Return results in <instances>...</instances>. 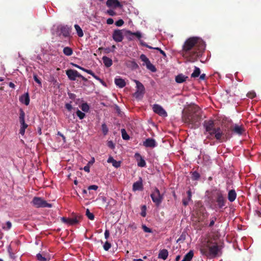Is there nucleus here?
Listing matches in <instances>:
<instances>
[{
	"instance_id": "f257e3e1",
	"label": "nucleus",
	"mask_w": 261,
	"mask_h": 261,
	"mask_svg": "<svg viewBox=\"0 0 261 261\" xmlns=\"http://www.w3.org/2000/svg\"><path fill=\"white\" fill-rule=\"evenodd\" d=\"M204 48L205 44L201 39L197 37H192L184 42L181 54L188 61L194 62L201 56Z\"/></svg>"
},
{
	"instance_id": "f03ea898",
	"label": "nucleus",
	"mask_w": 261,
	"mask_h": 261,
	"mask_svg": "<svg viewBox=\"0 0 261 261\" xmlns=\"http://www.w3.org/2000/svg\"><path fill=\"white\" fill-rule=\"evenodd\" d=\"M203 126L204 128V134L206 136V139L213 140L214 138L219 142H223L229 139V134L225 133L220 127H216L215 121L209 119L204 121Z\"/></svg>"
},
{
	"instance_id": "7ed1b4c3",
	"label": "nucleus",
	"mask_w": 261,
	"mask_h": 261,
	"mask_svg": "<svg viewBox=\"0 0 261 261\" xmlns=\"http://www.w3.org/2000/svg\"><path fill=\"white\" fill-rule=\"evenodd\" d=\"M194 111L183 113L182 116V121L187 124L191 128L198 127L200 121L201 119V115L198 107L194 108Z\"/></svg>"
},
{
	"instance_id": "20e7f679",
	"label": "nucleus",
	"mask_w": 261,
	"mask_h": 261,
	"mask_svg": "<svg viewBox=\"0 0 261 261\" xmlns=\"http://www.w3.org/2000/svg\"><path fill=\"white\" fill-rule=\"evenodd\" d=\"M201 253L210 258H214L218 255L220 248L216 242L207 241L200 249Z\"/></svg>"
},
{
	"instance_id": "39448f33",
	"label": "nucleus",
	"mask_w": 261,
	"mask_h": 261,
	"mask_svg": "<svg viewBox=\"0 0 261 261\" xmlns=\"http://www.w3.org/2000/svg\"><path fill=\"white\" fill-rule=\"evenodd\" d=\"M213 195L215 198L218 207L222 208L226 202V200L224 197L222 192L220 190H215L213 191Z\"/></svg>"
},
{
	"instance_id": "423d86ee",
	"label": "nucleus",
	"mask_w": 261,
	"mask_h": 261,
	"mask_svg": "<svg viewBox=\"0 0 261 261\" xmlns=\"http://www.w3.org/2000/svg\"><path fill=\"white\" fill-rule=\"evenodd\" d=\"M150 197L155 205L159 206L163 200L164 194H161L159 190L155 188L153 191L150 194Z\"/></svg>"
},
{
	"instance_id": "0eeeda50",
	"label": "nucleus",
	"mask_w": 261,
	"mask_h": 261,
	"mask_svg": "<svg viewBox=\"0 0 261 261\" xmlns=\"http://www.w3.org/2000/svg\"><path fill=\"white\" fill-rule=\"evenodd\" d=\"M33 206L37 208L51 207L52 204L48 203L43 198L39 197H34L31 202Z\"/></svg>"
},
{
	"instance_id": "6e6552de",
	"label": "nucleus",
	"mask_w": 261,
	"mask_h": 261,
	"mask_svg": "<svg viewBox=\"0 0 261 261\" xmlns=\"http://www.w3.org/2000/svg\"><path fill=\"white\" fill-rule=\"evenodd\" d=\"M134 82L136 83L137 89V91L134 94L136 98L142 96L145 93L144 86L138 80H134Z\"/></svg>"
},
{
	"instance_id": "1a4fd4ad",
	"label": "nucleus",
	"mask_w": 261,
	"mask_h": 261,
	"mask_svg": "<svg viewBox=\"0 0 261 261\" xmlns=\"http://www.w3.org/2000/svg\"><path fill=\"white\" fill-rule=\"evenodd\" d=\"M82 219V216H79L75 217L74 218H65V217H62L61 220L62 222L68 224L69 225H75L76 224H77L80 220Z\"/></svg>"
},
{
	"instance_id": "9d476101",
	"label": "nucleus",
	"mask_w": 261,
	"mask_h": 261,
	"mask_svg": "<svg viewBox=\"0 0 261 261\" xmlns=\"http://www.w3.org/2000/svg\"><path fill=\"white\" fill-rule=\"evenodd\" d=\"M152 109L155 113L160 116L163 117H166L167 116V113L165 110L161 106L158 104L154 105Z\"/></svg>"
},
{
	"instance_id": "9b49d317",
	"label": "nucleus",
	"mask_w": 261,
	"mask_h": 261,
	"mask_svg": "<svg viewBox=\"0 0 261 261\" xmlns=\"http://www.w3.org/2000/svg\"><path fill=\"white\" fill-rule=\"evenodd\" d=\"M113 39L117 42H121L123 39V35L122 30H115L113 33Z\"/></svg>"
},
{
	"instance_id": "f8f14e48",
	"label": "nucleus",
	"mask_w": 261,
	"mask_h": 261,
	"mask_svg": "<svg viewBox=\"0 0 261 261\" xmlns=\"http://www.w3.org/2000/svg\"><path fill=\"white\" fill-rule=\"evenodd\" d=\"M231 131L239 136L243 135L245 132V129L243 125H239L235 124L233 127H231Z\"/></svg>"
},
{
	"instance_id": "ddd939ff",
	"label": "nucleus",
	"mask_w": 261,
	"mask_h": 261,
	"mask_svg": "<svg viewBox=\"0 0 261 261\" xmlns=\"http://www.w3.org/2000/svg\"><path fill=\"white\" fill-rule=\"evenodd\" d=\"M66 74L70 80L75 81L76 78L79 77L80 73L75 70L68 69L66 70Z\"/></svg>"
},
{
	"instance_id": "4468645a",
	"label": "nucleus",
	"mask_w": 261,
	"mask_h": 261,
	"mask_svg": "<svg viewBox=\"0 0 261 261\" xmlns=\"http://www.w3.org/2000/svg\"><path fill=\"white\" fill-rule=\"evenodd\" d=\"M106 5L109 8H121L123 7V5L118 0H108Z\"/></svg>"
},
{
	"instance_id": "2eb2a0df",
	"label": "nucleus",
	"mask_w": 261,
	"mask_h": 261,
	"mask_svg": "<svg viewBox=\"0 0 261 261\" xmlns=\"http://www.w3.org/2000/svg\"><path fill=\"white\" fill-rule=\"evenodd\" d=\"M143 145L145 147L154 148L156 146L157 143L154 139L149 138L144 141L143 143Z\"/></svg>"
},
{
	"instance_id": "dca6fc26",
	"label": "nucleus",
	"mask_w": 261,
	"mask_h": 261,
	"mask_svg": "<svg viewBox=\"0 0 261 261\" xmlns=\"http://www.w3.org/2000/svg\"><path fill=\"white\" fill-rule=\"evenodd\" d=\"M135 157L137 160V165L139 167H144L146 166V162L145 160L139 153H136Z\"/></svg>"
},
{
	"instance_id": "f3484780",
	"label": "nucleus",
	"mask_w": 261,
	"mask_h": 261,
	"mask_svg": "<svg viewBox=\"0 0 261 261\" xmlns=\"http://www.w3.org/2000/svg\"><path fill=\"white\" fill-rule=\"evenodd\" d=\"M197 215L198 222L204 221V220L207 218L208 215L207 212L205 210L200 211Z\"/></svg>"
},
{
	"instance_id": "a211bd4d",
	"label": "nucleus",
	"mask_w": 261,
	"mask_h": 261,
	"mask_svg": "<svg viewBox=\"0 0 261 261\" xmlns=\"http://www.w3.org/2000/svg\"><path fill=\"white\" fill-rule=\"evenodd\" d=\"M143 189V184L142 179L140 178V180L137 181L133 184V190L134 191H141Z\"/></svg>"
},
{
	"instance_id": "6ab92c4d",
	"label": "nucleus",
	"mask_w": 261,
	"mask_h": 261,
	"mask_svg": "<svg viewBox=\"0 0 261 261\" xmlns=\"http://www.w3.org/2000/svg\"><path fill=\"white\" fill-rule=\"evenodd\" d=\"M36 258L38 261H49L50 257L49 255L45 253H38L36 255Z\"/></svg>"
},
{
	"instance_id": "aec40b11",
	"label": "nucleus",
	"mask_w": 261,
	"mask_h": 261,
	"mask_svg": "<svg viewBox=\"0 0 261 261\" xmlns=\"http://www.w3.org/2000/svg\"><path fill=\"white\" fill-rule=\"evenodd\" d=\"M20 101L24 103L26 106H28L30 103V97L28 93H26L21 95L19 98Z\"/></svg>"
},
{
	"instance_id": "412c9836",
	"label": "nucleus",
	"mask_w": 261,
	"mask_h": 261,
	"mask_svg": "<svg viewBox=\"0 0 261 261\" xmlns=\"http://www.w3.org/2000/svg\"><path fill=\"white\" fill-rule=\"evenodd\" d=\"M188 78L187 76H185L182 73L179 74L175 76V82L177 83L180 84L185 82Z\"/></svg>"
},
{
	"instance_id": "4be33fe9",
	"label": "nucleus",
	"mask_w": 261,
	"mask_h": 261,
	"mask_svg": "<svg viewBox=\"0 0 261 261\" xmlns=\"http://www.w3.org/2000/svg\"><path fill=\"white\" fill-rule=\"evenodd\" d=\"M168 256V251L167 249H163L160 250L158 258L166 260Z\"/></svg>"
},
{
	"instance_id": "5701e85b",
	"label": "nucleus",
	"mask_w": 261,
	"mask_h": 261,
	"mask_svg": "<svg viewBox=\"0 0 261 261\" xmlns=\"http://www.w3.org/2000/svg\"><path fill=\"white\" fill-rule=\"evenodd\" d=\"M107 162L109 163H112V165L115 167V168H119L120 167L121 165V162L120 161H117L116 160H114V158L110 156Z\"/></svg>"
},
{
	"instance_id": "b1692460",
	"label": "nucleus",
	"mask_w": 261,
	"mask_h": 261,
	"mask_svg": "<svg viewBox=\"0 0 261 261\" xmlns=\"http://www.w3.org/2000/svg\"><path fill=\"white\" fill-rule=\"evenodd\" d=\"M237 197V193L234 190H231L228 193V199L230 202H233Z\"/></svg>"
},
{
	"instance_id": "393cba45",
	"label": "nucleus",
	"mask_w": 261,
	"mask_h": 261,
	"mask_svg": "<svg viewBox=\"0 0 261 261\" xmlns=\"http://www.w3.org/2000/svg\"><path fill=\"white\" fill-rule=\"evenodd\" d=\"M115 84L119 88H122L126 85L125 81L121 78H118L115 79Z\"/></svg>"
},
{
	"instance_id": "a878e982",
	"label": "nucleus",
	"mask_w": 261,
	"mask_h": 261,
	"mask_svg": "<svg viewBox=\"0 0 261 261\" xmlns=\"http://www.w3.org/2000/svg\"><path fill=\"white\" fill-rule=\"evenodd\" d=\"M187 193L188 195V197H187V198L183 199L182 200V204L185 206H187L189 204V202L192 200V192L191 190H189L187 192Z\"/></svg>"
},
{
	"instance_id": "bb28decb",
	"label": "nucleus",
	"mask_w": 261,
	"mask_h": 261,
	"mask_svg": "<svg viewBox=\"0 0 261 261\" xmlns=\"http://www.w3.org/2000/svg\"><path fill=\"white\" fill-rule=\"evenodd\" d=\"M115 203L116 202L113 199L111 198H108L105 204L106 209L110 210L112 206L115 204Z\"/></svg>"
},
{
	"instance_id": "cd10ccee",
	"label": "nucleus",
	"mask_w": 261,
	"mask_h": 261,
	"mask_svg": "<svg viewBox=\"0 0 261 261\" xmlns=\"http://www.w3.org/2000/svg\"><path fill=\"white\" fill-rule=\"evenodd\" d=\"M102 60L107 67H110L113 64L112 59L107 56H103Z\"/></svg>"
},
{
	"instance_id": "c85d7f7f",
	"label": "nucleus",
	"mask_w": 261,
	"mask_h": 261,
	"mask_svg": "<svg viewBox=\"0 0 261 261\" xmlns=\"http://www.w3.org/2000/svg\"><path fill=\"white\" fill-rule=\"evenodd\" d=\"M194 256L193 250H190L185 256L181 261H191Z\"/></svg>"
},
{
	"instance_id": "c756f323",
	"label": "nucleus",
	"mask_w": 261,
	"mask_h": 261,
	"mask_svg": "<svg viewBox=\"0 0 261 261\" xmlns=\"http://www.w3.org/2000/svg\"><path fill=\"white\" fill-rule=\"evenodd\" d=\"M127 66L134 70L139 68L138 65L135 61H128L127 62Z\"/></svg>"
},
{
	"instance_id": "7c9ffc66",
	"label": "nucleus",
	"mask_w": 261,
	"mask_h": 261,
	"mask_svg": "<svg viewBox=\"0 0 261 261\" xmlns=\"http://www.w3.org/2000/svg\"><path fill=\"white\" fill-rule=\"evenodd\" d=\"M61 33L64 36V37H68L70 35V31L68 28L66 27H62L61 28Z\"/></svg>"
},
{
	"instance_id": "2f4dec72",
	"label": "nucleus",
	"mask_w": 261,
	"mask_h": 261,
	"mask_svg": "<svg viewBox=\"0 0 261 261\" xmlns=\"http://www.w3.org/2000/svg\"><path fill=\"white\" fill-rule=\"evenodd\" d=\"M74 28L76 31V33L79 37H82L84 36V33L83 32L82 29L81 28V27L78 24H75L74 25Z\"/></svg>"
},
{
	"instance_id": "473e14b6",
	"label": "nucleus",
	"mask_w": 261,
	"mask_h": 261,
	"mask_svg": "<svg viewBox=\"0 0 261 261\" xmlns=\"http://www.w3.org/2000/svg\"><path fill=\"white\" fill-rule=\"evenodd\" d=\"M63 51V53L67 56H70L73 54V50L72 48L69 47H64Z\"/></svg>"
},
{
	"instance_id": "72a5a7b5",
	"label": "nucleus",
	"mask_w": 261,
	"mask_h": 261,
	"mask_svg": "<svg viewBox=\"0 0 261 261\" xmlns=\"http://www.w3.org/2000/svg\"><path fill=\"white\" fill-rule=\"evenodd\" d=\"M200 69L197 67H195L194 70L191 74L192 77H197L200 75Z\"/></svg>"
},
{
	"instance_id": "f704fd0d",
	"label": "nucleus",
	"mask_w": 261,
	"mask_h": 261,
	"mask_svg": "<svg viewBox=\"0 0 261 261\" xmlns=\"http://www.w3.org/2000/svg\"><path fill=\"white\" fill-rule=\"evenodd\" d=\"M146 68L152 72H155L156 70L155 66L151 63L150 61L148 62L146 65Z\"/></svg>"
},
{
	"instance_id": "c9c22d12",
	"label": "nucleus",
	"mask_w": 261,
	"mask_h": 261,
	"mask_svg": "<svg viewBox=\"0 0 261 261\" xmlns=\"http://www.w3.org/2000/svg\"><path fill=\"white\" fill-rule=\"evenodd\" d=\"M24 117H25V113L23 112V111L21 109L20 114H19V122H20V124L23 123L25 122Z\"/></svg>"
},
{
	"instance_id": "e433bc0d",
	"label": "nucleus",
	"mask_w": 261,
	"mask_h": 261,
	"mask_svg": "<svg viewBox=\"0 0 261 261\" xmlns=\"http://www.w3.org/2000/svg\"><path fill=\"white\" fill-rule=\"evenodd\" d=\"M200 175L197 171H194L192 173L191 178L193 180H197L199 179Z\"/></svg>"
},
{
	"instance_id": "4c0bfd02",
	"label": "nucleus",
	"mask_w": 261,
	"mask_h": 261,
	"mask_svg": "<svg viewBox=\"0 0 261 261\" xmlns=\"http://www.w3.org/2000/svg\"><path fill=\"white\" fill-rule=\"evenodd\" d=\"M122 138L123 140H128L129 139V135L127 134L125 129L123 128L121 130Z\"/></svg>"
},
{
	"instance_id": "58836bf2",
	"label": "nucleus",
	"mask_w": 261,
	"mask_h": 261,
	"mask_svg": "<svg viewBox=\"0 0 261 261\" xmlns=\"http://www.w3.org/2000/svg\"><path fill=\"white\" fill-rule=\"evenodd\" d=\"M126 33L129 35L135 36L139 39H140V38L142 37V35L140 32H136L133 33L130 31H127L126 32Z\"/></svg>"
},
{
	"instance_id": "ea45409f",
	"label": "nucleus",
	"mask_w": 261,
	"mask_h": 261,
	"mask_svg": "<svg viewBox=\"0 0 261 261\" xmlns=\"http://www.w3.org/2000/svg\"><path fill=\"white\" fill-rule=\"evenodd\" d=\"M86 215L91 220H93L94 219V215L93 213L90 212V210L87 208L86 211Z\"/></svg>"
},
{
	"instance_id": "a19ab883",
	"label": "nucleus",
	"mask_w": 261,
	"mask_h": 261,
	"mask_svg": "<svg viewBox=\"0 0 261 261\" xmlns=\"http://www.w3.org/2000/svg\"><path fill=\"white\" fill-rule=\"evenodd\" d=\"M81 108L82 111L85 112H88L89 110V107L87 103H83L81 106Z\"/></svg>"
},
{
	"instance_id": "79ce46f5",
	"label": "nucleus",
	"mask_w": 261,
	"mask_h": 261,
	"mask_svg": "<svg viewBox=\"0 0 261 261\" xmlns=\"http://www.w3.org/2000/svg\"><path fill=\"white\" fill-rule=\"evenodd\" d=\"M140 58L142 61L144 62L145 64H143V65H146L148 62L150 61L148 58H147V57L144 54H142L140 56Z\"/></svg>"
},
{
	"instance_id": "37998d69",
	"label": "nucleus",
	"mask_w": 261,
	"mask_h": 261,
	"mask_svg": "<svg viewBox=\"0 0 261 261\" xmlns=\"http://www.w3.org/2000/svg\"><path fill=\"white\" fill-rule=\"evenodd\" d=\"M101 130L104 135H106L109 131L108 128L105 123H103L101 125Z\"/></svg>"
},
{
	"instance_id": "c03bdc74",
	"label": "nucleus",
	"mask_w": 261,
	"mask_h": 261,
	"mask_svg": "<svg viewBox=\"0 0 261 261\" xmlns=\"http://www.w3.org/2000/svg\"><path fill=\"white\" fill-rule=\"evenodd\" d=\"M111 244L108 241H106L103 245V248L105 251H108L111 248Z\"/></svg>"
},
{
	"instance_id": "a18cd8bd",
	"label": "nucleus",
	"mask_w": 261,
	"mask_h": 261,
	"mask_svg": "<svg viewBox=\"0 0 261 261\" xmlns=\"http://www.w3.org/2000/svg\"><path fill=\"white\" fill-rule=\"evenodd\" d=\"M76 115L79 117L80 119H83L85 117V114L79 110L77 109L76 112Z\"/></svg>"
},
{
	"instance_id": "49530a36",
	"label": "nucleus",
	"mask_w": 261,
	"mask_h": 261,
	"mask_svg": "<svg viewBox=\"0 0 261 261\" xmlns=\"http://www.w3.org/2000/svg\"><path fill=\"white\" fill-rule=\"evenodd\" d=\"M108 198H107L105 196H100V197H99L97 200H99L101 201V203L102 205H104L106 204V203L107 202V201L108 200Z\"/></svg>"
},
{
	"instance_id": "de8ad7c7",
	"label": "nucleus",
	"mask_w": 261,
	"mask_h": 261,
	"mask_svg": "<svg viewBox=\"0 0 261 261\" xmlns=\"http://www.w3.org/2000/svg\"><path fill=\"white\" fill-rule=\"evenodd\" d=\"M146 206L145 205H143L141 206V215L143 217H145L146 216Z\"/></svg>"
},
{
	"instance_id": "09e8293b",
	"label": "nucleus",
	"mask_w": 261,
	"mask_h": 261,
	"mask_svg": "<svg viewBox=\"0 0 261 261\" xmlns=\"http://www.w3.org/2000/svg\"><path fill=\"white\" fill-rule=\"evenodd\" d=\"M247 96L249 98L252 99L256 96V93L254 91H250L247 94Z\"/></svg>"
},
{
	"instance_id": "8fccbe9b",
	"label": "nucleus",
	"mask_w": 261,
	"mask_h": 261,
	"mask_svg": "<svg viewBox=\"0 0 261 261\" xmlns=\"http://www.w3.org/2000/svg\"><path fill=\"white\" fill-rule=\"evenodd\" d=\"M33 79L36 83H37L40 86H41V80L38 77L36 74H33Z\"/></svg>"
},
{
	"instance_id": "3c124183",
	"label": "nucleus",
	"mask_w": 261,
	"mask_h": 261,
	"mask_svg": "<svg viewBox=\"0 0 261 261\" xmlns=\"http://www.w3.org/2000/svg\"><path fill=\"white\" fill-rule=\"evenodd\" d=\"M216 220H217V218L215 216H214L212 218H211V221H210L208 226L210 227H212V226H213Z\"/></svg>"
},
{
	"instance_id": "603ef678",
	"label": "nucleus",
	"mask_w": 261,
	"mask_h": 261,
	"mask_svg": "<svg viewBox=\"0 0 261 261\" xmlns=\"http://www.w3.org/2000/svg\"><path fill=\"white\" fill-rule=\"evenodd\" d=\"M107 14H109L110 16H115L116 15V13L112 9L108 10L106 12Z\"/></svg>"
},
{
	"instance_id": "864d4df0",
	"label": "nucleus",
	"mask_w": 261,
	"mask_h": 261,
	"mask_svg": "<svg viewBox=\"0 0 261 261\" xmlns=\"http://www.w3.org/2000/svg\"><path fill=\"white\" fill-rule=\"evenodd\" d=\"M124 24V21L120 19L118 21L115 22V25L117 27H121Z\"/></svg>"
},
{
	"instance_id": "5fc2aeb1",
	"label": "nucleus",
	"mask_w": 261,
	"mask_h": 261,
	"mask_svg": "<svg viewBox=\"0 0 261 261\" xmlns=\"http://www.w3.org/2000/svg\"><path fill=\"white\" fill-rule=\"evenodd\" d=\"M65 107L69 112H71V110L73 109L72 105L69 103H66Z\"/></svg>"
},
{
	"instance_id": "6e6d98bb",
	"label": "nucleus",
	"mask_w": 261,
	"mask_h": 261,
	"mask_svg": "<svg viewBox=\"0 0 261 261\" xmlns=\"http://www.w3.org/2000/svg\"><path fill=\"white\" fill-rule=\"evenodd\" d=\"M142 229L146 232H151L152 230L150 228L147 227L145 225H142Z\"/></svg>"
},
{
	"instance_id": "4d7b16f0",
	"label": "nucleus",
	"mask_w": 261,
	"mask_h": 261,
	"mask_svg": "<svg viewBox=\"0 0 261 261\" xmlns=\"http://www.w3.org/2000/svg\"><path fill=\"white\" fill-rule=\"evenodd\" d=\"M140 42L142 46H145L148 48H153L152 47L147 45L145 42H144L142 40H140Z\"/></svg>"
},
{
	"instance_id": "13d9d810",
	"label": "nucleus",
	"mask_w": 261,
	"mask_h": 261,
	"mask_svg": "<svg viewBox=\"0 0 261 261\" xmlns=\"http://www.w3.org/2000/svg\"><path fill=\"white\" fill-rule=\"evenodd\" d=\"M88 189L89 190H96L98 189V186L96 185H91V186H90Z\"/></svg>"
},
{
	"instance_id": "bf43d9fd",
	"label": "nucleus",
	"mask_w": 261,
	"mask_h": 261,
	"mask_svg": "<svg viewBox=\"0 0 261 261\" xmlns=\"http://www.w3.org/2000/svg\"><path fill=\"white\" fill-rule=\"evenodd\" d=\"M105 238L106 239H108L110 236V231L109 230L106 229L105 232Z\"/></svg>"
},
{
	"instance_id": "052dcab7",
	"label": "nucleus",
	"mask_w": 261,
	"mask_h": 261,
	"mask_svg": "<svg viewBox=\"0 0 261 261\" xmlns=\"http://www.w3.org/2000/svg\"><path fill=\"white\" fill-rule=\"evenodd\" d=\"M108 145L110 148H111L112 149H113L115 147V145L113 144V143L112 142V141H109L108 143Z\"/></svg>"
},
{
	"instance_id": "680f3d73",
	"label": "nucleus",
	"mask_w": 261,
	"mask_h": 261,
	"mask_svg": "<svg viewBox=\"0 0 261 261\" xmlns=\"http://www.w3.org/2000/svg\"><path fill=\"white\" fill-rule=\"evenodd\" d=\"M6 228L7 229H9L11 228V227L12 226V224L10 221H7L6 223Z\"/></svg>"
},
{
	"instance_id": "e2e57ef3",
	"label": "nucleus",
	"mask_w": 261,
	"mask_h": 261,
	"mask_svg": "<svg viewBox=\"0 0 261 261\" xmlns=\"http://www.w3.org/2000/svg\"><path fill=\"white\" fill-rule=\"evenodd\" d=\"M114 23V20L112 18H109L107 20V23L108 24H112Z\"/></svg>"
},
{
	"instance_id": "0e129e2a",
	"label": "nucleus",
	"mask_w": 261,
	"mask_h": 261,
	"mask_svg": "<svg viewBox=\"0 0 261 261\" xmlns=\"http://www.w3.org/2000/svg\"><path fill=\"white\" fill-rule=\"evenodd\" d=\"M94 79H95L96 80L99 81L101 84H102L103 85H105V82L103 81V80L102 79H101L100 78H99L98 76H97V75H95V77H94Z\"/></svg>"
},
{
	"instance_id": "69168bd1",
	"label": "nucleus",
	"mask_w": 261,
	"mask_h": 261,
	"mask_svg": "<svg viewBox=\"0 0 261 261\" xmlns=\"http://www.w3.org/2000/svg\"><path fill=\"white\" fill-rule=\"evenodd\" d=\"M84 170L85 171H86L87 172H90V166H89V165L88 164L86 166H85L84 167Z\"/></svg>"
},
{
	"instance_id": "338daca9",
	"label": "nucleus",
	"mask_w": 261,
	"mask_h": 261,
	"mask_svg": "<svg viewBox=\"0 0 261 261\" xmlns=\"http://www.w3.org/2000/svg\"><path fill=\"white\" fill-rule=\"evenodd\" d=\"M57 135H58V136H61V137H62V139H63V140L64 142H65V141H66V140H65V139H66L65 137V136H64V135H63L61 132H58Z\"/></svg>"
},
{
	"instance_id": "774afa93",
	"label": "nucleus",
	"mask_w": 261,
	"mask_h": 261,
	"mask_svg": "<svg viewBox=\"0 0 261 261\" xmlns=\"http://www.w3.org/2000/svg\"><path fill=\"white\" fill-rule=\"evenodd\" d=\"M28 124L27 123H25V122L23 123L20 124V127H22V128H24V129H25L28 127Z\"/></svg>"
}]
</instances>
